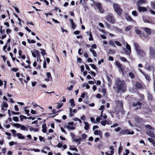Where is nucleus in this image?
<instances>
[{
    "instance_id": "obj_49",
    "label": "nucleus",
    "mask_w": 155,
    "mask_h": 155,
    "mask_svg": "<svg viewBox=\"0 0 155 155\" xmlns=\"http://www.w3.org/2000/svg\"><path fill=\"white\" fill-rule=\"evenodd\" d=\"M70 134L72 138L73 139H74L75 138V136L74 134L72 132H71L70 133Z\"/></svg>"
},
{
    "instance_id": "obj_36",
    "label": "nucleus",
    "mask_w": 155,
    "mask_h": 155,
    "mask_svg": "<svg viewBox=\"0 0 155 155\" xmlns=\"http://www.w3.org/2000/svg\"><path fill=\"white\" fill-rule=\"evenodd\" d=\"M101 131L100 130H96L94 131V134L96 135H98Z\"/></svg>"
},
{
    "instance_id": "obj_6",
    "label": "nucleus",
    "mask_w": 155,
    "mask_h": 155,
    "mask_svg": "<svg viewBox=\"0 0 155 155\" xmlns=\"http://www.w3.org/2000/svg\"><path fill=\"white\" fill-rule=\"evenodd\" d=\"M150 57L155 59V49L154 48L150 47L149 48Z\"/></svg>"
},
{
    "instance_id": "obj_5",
    "label": "nucleus",
    "mask_w": 155,
    "mask_h": 155,
    "mask_svg": "<svg viewBox=\"0 0 155 155\" xmlns=\"http://www.w3.org/2000/svg\"><path fill=\"white\" fill-rule=\"evenodd\" d=\"M125 43L126 44V48H124V50L125 51L126 54L130 55L131 53L130 46L127 42H126Z\"/></svg>"
},
{
    "instance_id": "obj_40",
    "label": "nucleus",
    "mask_w": 155,
    "mask_h": 155,
    "mask_svg": "<svg viewBox=\"0 0 155 155\" xmlns=\"http://www.w3.org/2000/svg\"><path fill=\"white\" fill-rule=\"evenodd\" d=\"M114 42L113 40H110L109 42V44L113 47H115V45L114 44Z\"/></svg>"
},
{
    "instance_id": "obj_12",
    "label": "nucleus",
    "mask_w": 155,
    "mask_h": 155,
    "mask_svg": "<svg viewBox=\"0 0 155 155\" xmlns=\"http://www.w3.org/2000/svg\"><path fill=\"white\" fill-rule=\"evenodd\" d=\"M46 75L48 78H47L45 79V81L48 82L49 81H52V78L51 77V74L50 72H48L47 73Z\"/></svg>"
},
{
    "instance_id": "obj_45",
    "label": "nucleus",
    "mask_w": 155,
    "mask_h": 155,
    "mask_svg": "<svg viewBox=\"0 0 155 155\" xmlns=\"http://www.w3.org/2000/svg\"><path fill=\"white\" fill-rule=\"evenodd\" d=\"M20 119L21 121H22L23 120V119H26L27 118V117L26 116H23V115H20Z\"/></svg>"
},
{
    "instance_id": "obj_14",
    "label": "nucleus",
    "mask_w": 155,
    "mask_h": 155,
    "mask_svg": "<svg viewBox=\"0 0 155 155\" xmlns=\"http://www.w3.org/2000/svg\"><path fill=\"white\" fill-rule=\"evenodd\" d=\"M147 3L146 0H139L137 3V5L138 6Z\"/></svg>"
},
{
    "instance_id": "obj_57",
    "label": "nucleus",
    "mask_w": 155,
    "mask_h": 155,
    "mask_svg": "<svg viewBox=\"0 0 155 155\" xmlns=\"http://www.w3.org/2000/svg\"><path fill=\"white\" fill-rule=\"evenodd\" d=\"M95 5L98 9L101 7V5L99 3H96Z\"/></svg>"
},
{
    "instance_id": "obj_50",
    "label": "nucleus",
    "mask_w": 155,
    "mask_h": 155,
    "mask_svg": "<svg viewBox=\"0 0 155 155\" xmlns=\"http://www.w3.org/2000/svg\"><path fill=\"white\" fill-rule=\"evenodd\" d=\"M63 103H58V105L57 106V108L58 109H59L63 105Z\"/></svg>"
},
{
    "instance_id": "obj_47",
    "label": "nucleus",
    "mask_w": 155,
    "mask_h": 155,
    "mask_svg": "<svg viewBox=\"0 0 155 155\" xmlns=\"http://www.w3.org/2000/svg\"><path fill=\"white\" fill-rule=\"evenodd\" d=\"M132 27V26L131 25H129L126 27L125 28V30L126 31H128L130 30Z\"/></svg>"
},
{
    "instance_id": "obj_20",
    "label": "nucleus",
    "mask_w": 155,
    "mask_h": 155,
    "mask_svg": "<svg viewBox=\"0 0 155 155\" xmlns=\"http://www.w3.org/2000/svg\"><path fill=\"white\" fill-rule=\"evenodd\" d=\"M42 131L44 133H46L47 132V127L46 124H43L42 126Z\"/></svg>"
},
{
    "instance_id": "obj_37",
    "label": "nucleus",
    "mask_w": 155,
    "mask_h": 155,
    "mask_svg": "<svg viewBox=\"0 0 155 155\" xmlns=\"http://www.w3.org/2000/svg\"><path fill=\"white\" fill-rule=\"evenodd\" d=\"M20 129L22 130H25L26 131H27L28 130V128L25 127L24 125H21V126H20Z\"/></svg>"
},
{
    "instance_id": "obj_2",
    "label": "nucleus",
    "mask_w": 155,
    "mask_h": 155,
    "mask_svg": "<svg viewBox=\"0 0 155 155\" xmlns=\"http://www.w3.org/2000/svg\"><path fill=\"white\" fill-rule=\"evenodd\" d=\"M113 6L115 11L119 15H120L123 10L120 8L119 5L117 4L114 3L113 5Z\"/></svg>"
},
{
    "instance_id": "obj_31",
    "label": "nucleus",
    "mask_w": 155,
    "mask_h": 155,
    "mask_svg": "<svg viewBox=\"0 0 155 155\" xmlns=\"http://www.w3.org/2000/svg\"><path fill=\"white\" fill-rule=\"evenodd\" d=\"M135 31L137 34L140 35L141 34V31L137 27L135 28Z\"/></svg>"
},
{
    "instance_id": "obj_16",
    "label": "nucleus",
    "mask_w": 155,
    "mask_h": 155,
    "mask_svg": "<svg viewBox=\"0 0 155 155\" xmlns=\"http://www.w3.org/2000/svg\"><path fill=\"white\" fill-rule=\"evenodd\" d=\"M115 64L117 66V67L119 68V69L120 70L122 71L123 74H124L122 65L120 64L118 61H116Z\"/></svg>"
},
{
    "instance_id": "obj_63",
    "label": "nucleus",
    "mask_w": 155,
    "mask_h": 155,
    "mask_svg": "<svg viewBox=\"0 0 155 155\" xmlns=\"http://www.w3.org/2000/svg\"><path fill=\"white\" fill-rule=\"evenodd\" d=\"M122 147H119L118 150V153L119 155L120 152L122 151Z\"/></svg>"
},
{
    "instance_id": "obj_51",
    "label": "nucleus",
    "mask_w": 155,
    "mask_h": 155,
    "mask_svg": "<svg viewBox=\"0 0 155 155\" xmlns=\"http://www.w3.org/2000/svg\"><path fill=\"white\" fill-rule=\"evenodd\" d=\"M110 149L111 150L110 153L111 154L113 155L114 154V149L113 148V147L112 146L110 147Z\"/></svg>"
},
{
    "instance_id": "obj_13",
    "label": "nucleus",
    "mask_w": 155,
    "mask_h": 155,
    "mask_svg": "<svg viewBox=\"0 0 155 155\" xmlns=\"http://www.w3.org/2000/svg\"><path fill=\"white\" fill-rule=\"evenodd\" d=\"M142 104L137 102H133V106L134 107H137L136 109H138L140 108Z\"/></svg>"
},
{
    "instance_id": "obj_48",
    "label": "nucleus",
    "mask_w": 155,
    "mask_h": 155,
    "mask_svg": "<svg viewBox=\"0 0 155 155\" xmlns=\"http://www.w3.org/2000/svg\"><path fill=\"white\" fill-rule=\"evenodd\" d=\"M104 109V105H102L100 108L99 109V110H101V113H103V110Z\"/></svg>"
},
{
    "instance_id": "obj_39",
    "label": "nucleus",
    "mask_w": 155,
    "mask_h": 155,
    "mask_svg": "<svg viewBox=\"0 0 155 155\" xmlns=\"http://www.w3.org/2000/svg\"><path fill=\"white\" fill-rule=\"evenodd\" d=\"M101 117L103 118V119H106L107 118V117L105 114L101 113Z\"/></svg>"
},
{
    "instance_id": "obj_64",
    "label": "nucleus",
    "mask_w": 155,
    "mask_h": 155,
    "mask_svg": "<svg viewBox=\"0 0 155 155\" xmlns=\"http://www.w3.org/2000/svg\"><path fill=\"white\" fill-rule=\"evenodd\" d=\"M61 131L63 133H64L65 134H67V132L66 130L64 129V128L62 127H61Z\"/></svg>"
},
{
    "instance_id": "obj_59",
    "label": "nucleus",
    "mask_w": 155,
    "mask_h": 155,
    "mask_svg": "<svg viewBox=\"0 0 155 155\" xmlns=\"http://www.w3.org/2000/svg\"><path fill=\"white\" fill-rule=\"evenodd\" d=\"M147 98H148V100H151L152 99L153 97L151 94H148Z\"/></svg>"
},
{
    "instance_id": "obj_42",
    "label": "nucleus",
    "mask_w": 155,
    "mask_h": 155,
    "mask_svg": "<svg viewBox=\"0 0 155 155\" xmlns=\"http://www.w3.org/2000/svg\"><path fill=\"white\" fill-rule=\"evenodd\" d=\"M148 140L151 143H152L153 144V145H154V144L155 143V142L153 139L151 138H148Z\"/></svg>"
},
{
    "instance_id": "obj_7",
    "label": "nucleus",
    "mask_w": 155,
    "mask_h": 155,
    "mask_svg": "<svg viewBox=\"0 0 155 155\" xmlns=\"http://www.w3.org/2000/svg\"><path fill=\"white\" fill-rule=\"evenodd\" d=\"M74 123L73 122H70L68 123V124L66 126V127L68 130H73L75 129V127L74 126Z\"/></svg>"
},
{
    "instance_id": "obj_60",
    "label": "nucleus",
    "mask_w": 155,
    "mask_h": 155,
    "mask_svg": "<svg viewBox=\"0 0 155 155\" xmlns=\"http://www.w3.org/2000/svg\"><path fill=\"white\" fill-rule=\"evenodd\" d=\"M73 85H71L69 87H67V89L69 91H71L73 89Z\"/></svg>"
},
{
    "instance_id": "obj_19",
    "label": "nucleus",
    "mask_w": 155,
    "mask_h": 155,
    "mask_svg": "<svg viewBox=\"0 0 155 155\" xmlns=\"http://www.w3.org/2000/svg\"><path fill=\"white\" fill-rule=\"evenodd\" d=\"M125 17L126 20L130 22L134 21V20L131 18V17L127 15H126Z\"/></svg>"
},
{
    "instance_id": "obj_34",
    "label": "nucleus",
    "mask_w": 155,
    "mask_h": 155,
    "mask_svg": "<svg viewBox=\"0 0 155 155\" xmlns=\"http://www.w3.org/2000/svg\"><path fill=\"white\" fill-rule=\"evenodd\" d=\"M145 127L146 128L148 129H151L153 130L154 129L153 127L149 125H145Z\"/></svg>"
},
{
    "instance_id": "obj_43",
    "label": "nucleus",
    "mask_w": 155,
    "mask_h": 155,
    "mask_svg": "<svg viewBox=\"0 0 155 155\" xmlns=\"http://www.w3.org/2000/svg\"><path fill=\"white\" fill-rule=\"evenodd\" d=\"M89 35L90 37V38H89V40L90 41H93V38H92V35L91 33V32H90L89 33Z\"/></svg>"
},
{
    "instance_id": "obj_32",
    "label": "nucleus",
    "mask_w": 155,
    "mask_h": 155,
    "mask_svg": "<svg viewBox=\"0 0 155 155\" xmlns=\"http://www.w3.org/2000/svg\"><path fill=\"white\" fill-rule=\"evenodd\" d=\"M128 75L130 77L132 78L133 79L134 78L135 75L132 72H130L128 73Z\"/></svg>"
},
{
    "instance_id": "obj_10",
    "label": "nucleus",
    "mask_w": 155,
    "mask_h": 155,
    "mask_svg": "<svg viewBox=\"0 0 155 155\" xmlns=\"http://www.w3.org/2000/svg\"><path fill=\"white\" fill-rule=\"evenodd\" d=\"M137 53L138 57L140 58L144 57L146 55L145 53L141 49L138 50Z\"/></svg>"
},
{
    "instance_id": "obj_28",
    "label": "nucleus",
    "mask_w": 155,
    "mask_h": 155,
    "mask_svg": "<svg viewBox=\"0 0 155 155\" xmlns=\"http://www.w3.org/2000/svg\"><path fill=\"white\" fill-rule=\"evenodd\" d=\"M81 141H82L81 138V137H79V138H77V139H74L73 141L78 142V144H80V142Z\"/></svg>"
},
{
    "instance_id": "obj_9",
    "label": "nucleus",
    "mask_w": 155,
    "mask_h": 155,
    "mask_svg": "<svg viewBox=\"0 0 155 155\" xmlns=\"http://www.w3.org/2000/svg\"><path fill=\"white\" fill-rule=\"evenodd\" d=\"M32 56L34 58H36L38 56L37 59H38V57L40 55L39 51L37 50H34L31 51Z\"/></svg>"
},
{
    "instance_id": "obj_46",
    "label": "nucleus",
    "mask_w": 155,
    "mask_h": 155,
    "mask_svg": "<svg viewBox=\"0 0 155 155\" xmlns=\"http://www.w3.org/2000/svg\"><path fill=\"white\" fill-rule=\"evenodd\" d=\"M40 50H41V53L44 56L46 54L45 52V50L44 49H41Z\"/></svg>"
},
{
    "instance_id": "obj_27",
    "label": "nucleus",
    "mask_w": 155,
    "mask_h": 155,
    "mask_svg": "<svg viewBox=\"0 0 155 155\" xmlns=\"http://www.w3.org/2000/svg\"><path fill=\"white\" fill-rule=\"evenodd\" d=\"M109 122L107 120H104L103 121H101V124L103 126H105L106 124H109Z\"/></svg>"
},
{
    "instance_id": "obj_8",
    "label": "nucleus",
    "mask_w": 155,
    "mask_h": 155,
    "mask_svg": "<svg viewBox=\"0 0 155 155\" xmlns=\"http://www.w3.org/2000/svg\"><path fill=\"white\" fill-rule=\"evenodd\" d=\"M116 104L117 105V107H119L120 109V111H121L123 110V104L121 101H116Z\"/></svg>"
},
{
    "instance_id": "obj_38",
    "label": "nucleus",
    "mask_w": 155,
    "mask_h": 155,
    "mask_svg": "<svg viewBox=\"0 0 155 155\" xmlns=\"http://www.w3.org/2000/svg\"><path fill=\"white\" fill-rule=\"evenodd\" d=\"M136 87L137 88H141L142 87V85L139 82H137L136 83Z\"/></svg>"
},
{
    "instance_id": "obj_15",
    "label": "nucleus",
    "mask_w": 155,
    "mask_h": 155,
    "mask_svg": "<svg viewBox=\"0 0 155 155\" xmlns=\"http://www.w3.org/2000/svg\"><path fill=\"white\" fill-rule=\"evenodd\" d=\"M145 68L146 69L149 71H152L153 70V67L152 65H150L146 63Z\"/></svg>"
},
{
    "instance_id": "obj_62",
    "label": "nucleus",
    "mask_w": 155,
    "mask_h": 155,
    "mask_svg": "<svg viewBox=\"0 0 155 155\" xmlns=\"http://www.w3.org/2000/svg\"><path fill=\"white\" fill-rule=\"evenodd\" d=\"M81 137L82 138H83L84 139H85L86 138L87 136L85 134H83L82 135Z\"/></svg>"
},
{
    "instance_id": "obj_17",
    "label": "nucleus",
    "mask_w": 155,
    "mask_h": 155,
    "mask_svg": "<svg viewBox=\"0 0 155 155\" xmlns=\"http://www.w3.org/2000/svg\"><path fill=\"white\" fill-rule=\"evenodd\" d=\"M135 121L137 123H142L143 122V120L140 117L137 116L135 117Z\"/></svg>"
},
{
    "instance_id": "obj_26",
    "label": "nucleus",
    "mask_w": 155,
    "mask_h": 155,
    "mask_svg": "<svg viewBox=\"0 0 155 155\" xmlns=\"http://www.w3.org/2000/svg\"><path fill=\"white\" fill-rule=\"evenodd\" d=\"M134 45L136 51L140 49L137 43H134Z\"/></svg>"
},
{
    "instance_id": "obj_44",
    "label": "nucleus",
    "mask_w": 155,
    "mask_h": 155,
    "mask_svg": "<svg viewBox=\"0 0 155 155\" xmlns=\"http://www.w3.org/2000/svg\"><path fill=\"white\" fill-rule=\"evenodd\" d=\"M132 14L135 16H137L138 15V14L137 12L135 10L132 12Z\"/></svg>"
},
{
    "instance_id": "obj_23",
    "label": "nucleus",
    "mask_w": 155,
    "mask_h": 155,
    "mask_svg": "<svg viewBox=\"0 0 155 155\" xmlns=\"http://www.w3.org/2000/svg\"><path fill=\"white\" fill-rule=\"evenodd\" d=\"M90 51L92 53L94 57H96L97 56V54L95 51L92 48H90Z\"/></svg>"
},
{
    "instance_id": "obj_21",
    "label": "nucleus",
    "mask_w": 155,
    "mask_h": 155,
    "mask_svg": "<svg viewBox=\"0 0 155 155\" xmlns=\"http://www.w3.org/2000/svg\"><path fill=\"white\" fill-rule=\"evenodd\" d=\"M85 126L84 127V129L85 130H87L89 128V124L87 122H84Z\"/></svg>"
},
{
    "instance_id": "obj_53",
    "label": "nucleus",
    "mask_w": 155,
    "mask_h": 155,
    "mask_svg": "<svg viewBox=\"0 0 155 155\" xmlns=\"http://www.w3.org/2000/svg\"><path fill=\"white\" fill-rule=\"evenodd\" d=\"M13 126L17 128H19V127H20L21 124L18 123H15L14 124Z\"/></svg>"
},
{
    "instance_id": "obj_4",
    "label": "nucleus",
    "mask_w": 155,
    "mask_h": 155,
    "mask_svg": "<svg viewBox=\"0 0 155 155\" xmlns=\"http://www.w3.org/2000/svg\"><path fill=\"white\" fill-rule=\"evenodd\" d=\"M120 134L121 135L124 134H131L132 135L134 134V132L133 131H130V130L128 129H125L122 130L120 132Z\"/></svg>"
},
{
    "instance_id": "obj_25",
    "label": "nucleus",
    "mask_w": 155,
    "mask_h": 155,
    "mask_svg": "<svg viewBox=\"0 0 155 155\" xmlns=\"http://www.w3.org/2000/svg\"><path fill=\"white\" fill-rule=\"evenodd\" d=\"M69 102L71 104V106L72 107H74L75 106V104L74 102V101L73 99H71L70 100Z\"/></svg>"
},
{
    "instance_id": "obj_22",
    "label": "nucleus",
    "mask_w": 155,
    "mask_h": 155,
    "mask_svg": "<svg viewBox=\"0 0 155 155\" xmlns=\"http://www.w3.org/2000/svg\"><path fill=\"white\" fill-rule=\"evenodd\" d=\"M16 135L17 136L19 139H24L25 138V137L21 133H18L16 134Z\"/></svg>"
},
{
    "instance_id": "obj_30",
    "label": "nucleus",
    "mask_w": 155,
    "mask_h": 155,
    "mask_svg": "<svg viewBox=\"0 0 155 155\" xmlns=\"http://www.w3.org/2000/svg\"><path fill=\"white\" fill-rule=\"evenodd\" d=\"M29 129L31 131L38 132V128H34L32 127H30Z\"/></svg>"
},
{
    "instance_id": "obj_41",
    "label": "nucleus",
    "mask_w": 155,
    "mask_h": 155,
    "mask_svg": "<svg viewBox=\"0 0 155 155\" xmlns=\"http://www.w3.org/2000/svg\"><path fill=\"white\" fill-rule=\"evenodd\" d=\"M151 5L152 8L155 10V2H151Z\"/></svg>"
},
{
    "instance_id": "obj_35",
    "label": "nucleus",
    "mask_w": 155,
    "mask_h": 155,
    "mask_svg": "<svg viewBox=\"0 0 155 155\" xmlns=\"http://www.w3.org/2000/svg\"><path fill=\"white\" fill-rule=\"evenodd\" d=\"M147 133L148 134V135L152 138H154V135L153 132H150L149 133L148 132H147Z\"/></svg>"
},
{
    "instance_id": "obj_11",
    "label": "nucleus",
    "mask_w": 155,
    "mask_h": 155,
    "mask_svg": "<svg viewBox=\"0 0 155 155\" xmlns=\"http://www.w3.org/2000/svg\"><path fill=\"white\" fill-rule=\"evenodd\" d=\"M8 104L6 102L3 101L2 104L1 106L2 110L3 111L6 110V108L8 107Z\"/></svg>"
},
{
    "instance_id": "obj_3",
    "label": "nucleus",
    "mask_w": 155,
    "mask_h": 155,
    "mask_svg": "<svg viewBox=\"0 0 155 155\" xmlns=\"http://www.w3.org/2000/svg\"><path fill=\"white\" fill-rule=\"evenodd\" d=\"M106 19L109 22L112 24L114 23L115 22V20L112 14H108L106 17Z\"/></svg>"
},
{
    "instance_id": "obj_56",
    "label": "nucleus",
    "mask_w": 155,
    "mask_h": 155,
    "mask_svg": "<svg viewBox=\"0 0 155 155\" xmlns=\"http://www.w3.org/2000/svg\"><path fill=\"white\" fill-rule=\"evenodd\" d=\"M114 43L118 46H122L121 44L119 41H115Z\"/></svg>"
},
{
    "instance_id": "obj_18",
    "label": "nucleus",
    "mask_w": 155,
    "mask_h": 155,
    "mask_svg": "<svg viewBox=\"0 0 155 155\" xmlns=\"http://www.w3.org/2000/svg\"><path fill=\"white\" fill-rule=\"evenodd\" d=\"M138 11L140 12H144L147 11V8L145 7L138 6Z\"/></svg>"
},
{
    "instance_id": "obj_1",
    "label": "nucleus",
    "mask_w": 155,
    "mask_h": 155,
    "mask_svg": "<svg viewBox=\"0 0 155 155\" xmlns=\"http://www.w3.org/2000/svg\"><path fill=\"white\" fill-rule=\"evenodd\" d=\"M115 84L118 91L124 92L126 91V85L124 81L117 78L115 80Z\"/></svg>"
},
{
    "instance_id": "obj_24",
    "label": "nucleus",
    "mask_w": 155,
    "mask_h": 155,
    "mask_svg": "<svg viewBox=\"0 0 155 155\" xmlns=\"http://www.w3.org/2000/svg\"><path fill=\"white\" fill-rule=\"evenodd\" d=\"M69 21L71 23L72 28L73 29H74L75 28V25L73 20L72 19H70L69 20Z\"/></svg>"
},
{
    "instance_id": "obj_61",
    "label": "nucleus",
    "mask_w": 155,
    "mask_h": 155,
    "mask_svg": "<svg viewBox=\"0 0 155 155\" xmlns=\"http://www.w3.org/2000/svg\"><path fill=\"white\" fill-rule=\"evenodd\" d=\"M31 150L34 151L35 152H39L40 150L38 149H33Z\"/></svg>"
},
{
    "instance_id": "obj_29",
    "label": "nucleus",
    "mask_w": 155,
    "mask_h": 155,
    "mask_svg": "<svg viewBox=\"0 0 155 155\" xmlns=\"http://www.w3.org/2000/svg\"><path fill=\"white\" fill-rule=\"evenodd\" d=\"M144 30L147 34L150 35L151 33V31L149 28H145Z\"/></svg>"
},
{
    "instance_id": "obj_54",
    "label": "nucleus",
    "mask_w": 155,
    "mask_h": 155,
    "mask_svg": "<svg viewBox=\"0 0 155 155\" xmlns=\"http://www.w3.org/2000/svg\"><path fill=\"white\" fill-rule=\"evenodd\" d=\"M13 120L15 122H18V118L17 117H14L13 118Z\"/></svg>"
},
{
    "instance_id": "obj_55",
    "label": "nucleus",
    "mask_w": 155,
    "mask_h": 155,
    "mask_svg": "<svg viewBox=\"0 0 155 155\" xmlns=\"http://www.w3.org/2000/svg\"><path fill=\"white\" fill-rule=\"evenodd\" d=\"M120 59L122 61L124 62H126L127 61V59L125 58L124 57H120Z\"/></svg>"
},
{
    "instance_id": "obj_58",
    "label": "nucleus",
    "mask_w": 155,
    "mask_h": 155,
    "mask_svg": "<svg viewBox=\"0 0 155 155\" xmlns=\"http://www.w3.org/2000/svg\"><path fill=\"white\" fill-rule=\"evenodd\" d=\"M90 65L91 66L92 68L93 69H97L96 66L94 64H90Z\"/></svg>"
},
{
    "instance_id": "obj_52",
    "label": "nucleus",
    "mask_w": 155,
    "mask_h": 155,
    "mask_svg": "<svg viewBox=\"0 0 155 155\" xmlns=\"http://www.w3.org/2000/svg\"><path fill=\"white\" fill-rule=\"evenodd\" d=\"M11 31L12 30L10 29H7L6 30V32L8 35H9V37L10 36L9 34L11 33Z\"/></svg>"
},
{
    "instance_id": "obj_33",
    "label": "nucleus",
    "mask_w": 155,
    "mask_h": 155,
    "mask_svg": "<svg viewBox=\"0 0 155 155\" xmlns=\"http://www.w3.org/2000/svg\"><path fill=\"white\" fill-rule=\"evenodd\" d=\"M70 148L69 150H75L76 151V152H78V150L76 148L74 147L73 146H69Z\"/></svg>"
}]
</instances>
